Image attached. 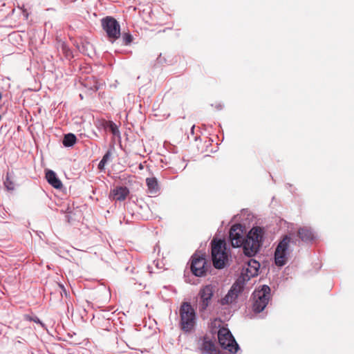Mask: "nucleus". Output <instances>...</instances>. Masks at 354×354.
<instances>
[{"instance_id":"1","label":"nucleus","mask_w":354,"mask_h":354,"mask_svg":"<svg viewBox=\"0 0 354 354\" xmlns=\"http://www.w3.org/2000/svg\"><path fill=\"white\" fill-rule=\"evenodd\" d=\"M263 236V230L260 227H254L250 230L243 246L245 255L251 257L257 254L262 244Z\"/></svg>"},{"instance_id":"2","label":"nucleus","mask_w":354,"mask_h":354,"mask_svg":"<svg viewBox=\"0 0 354 354\" xmlns=\"http://www.w3.org/2000/svg\"><path fill=\"white\" fill-rule=\"evenodd\" d=\"M179 326L185 332L192 330L196 323V314L189 302H183L179 309Z\"/></svg>"},{"instance_id":"3","label":"nucleus","mask_w":354,"mask_h":354,"mask_svg":"<svg viewBox=\"0 0 354 354\" xmlns=\"http://www.w3.org/2000/svg\"><path fill=\"white\" fill-rule=\"evenodd\" d=\"M270 288L267 285H263L256 288L252 295V308L256 313L262 312L271 299Z\"/></svg>"},{"instance_id":"4","label":"nucleus","mask_w":354,"mask_h":354,"mask_svg":"<svg viewBox=\"0 0 354 354\" xmlns=\"http://www.w3.org/2000/svg\"><path fill=\"white\" fill-rule=\"evenodd\" d=\"M212 259L214 266L217 269L224 268L227 261L225 242L223 240L212 241Z\"/></svg>"},{"instance_id":"5","label":"nucleus","mask_w":354,"mask_h":354,"mask_svg":"<svg viewBox=\"0 0 354 354\" xmlns=\"http://www.w3.org/2000/svg\"><path fill=\"white\" fill-rule=\"evenodd\" d=\"M218 339L221 346L230 353H236L239 347L230 330L227 328H221L218 331Z\"/></svg>"},{"instance_id":"6","label":"nucleus","mask_w":354,"mask_h":354,"mask_svg":"<svg viewBox=\"0 0 354 354\" xmlns=\"http://www.w3.org/2000/svg\"><path fill=\"white\" fill-rule=\"evenodd\" d=\"M102 29L106 32L109 40L113 43L121 35L120 26L113 17H106L101 20Z\"/></svg>"},{"instance_id":"7","label":"nucleus","mask_w":354,"mask_h":354,"mask_svg":"<svg viewBox=\"0 0 354 354\" xmlns=\"http://www.w3.org/2000/svg\"><path fill=\"white\" fill-rule=\"evenodd\" d=\"M290 243L291 237L288 235H285L279 243L274 252V260L277 266H283L286 263Z\"/></svg>"},{"instance_id":"8","label":"nucleus","mask_w":354,"mask_h":354,"mask_svg":"<svg viewBox=\"0 0 354 354\" xmlns=\"http://www.w3.org/2000/svg\"><path fill=\"white\" fill-rule=\"evenodd\" d=\"M210 268L207 260L203 255L194 254L192 257L191 270L196 277H203Z\"/></svg>"},{"instance_id":"9","label":"nucleus","mask_w":354,"mask_h":354,"mask_svg":"<svg viewBox=\"0 0 354 354\" xmlns=\"http://www.w3.org/2000/svg\"><path fill=\"white\" fill-rule=\"evenodd\" d=\"M229 237L232 247L243 246L245 239L243 238L242 225L240 224L233 225L230 230Z\"/></svg>"},{"instance_id":"10","label":"nucleus","mask_w":354,"mask_h":354,"mask_svg":"<svg viewBox=\"0 0 354 354\" xmlns=\"http://www.w3.org/2000/svg\"><path fill=\"white\" fill-rule=\"evenodd\" d=\"M198 309L200 312L206 310L210 304L213 296V288L211 286H206L201 288L199 294Z\"/></svg>"},{"instance_id":"11","label":"nucleus","mask_w":354,"mask_h":354,"mask_svg":"<svg viewBox=\"0 0 354 354\" xmlns=\"http://www.w3.org/2000/svg\"><path fill=\"white\" fill-rule=\"evenodd\" d=\"M243 285L241 279H238L231 287L230 290L222 299V304H228L232 303L238 297L239 294L242 291Z\"/></svg>"},{"instance_id":"12","label":"nucleus","mask_w":354,"mask_h":354,"mask_svg":"<svg viewBox=\"0 0 354 354\" xmlns=\"http://www.w3.org/2000/svg\"><path fill=\"white\" fill-rule=\"evenodd\" d=\"M259 268L260 263L254 259L249 260L247 263V266L243 268V280H249L251 277L257 276Z\"/></svg>"},{"instance_id":"13","label":"nucleus","mask_w":354,"mask_h":354,"mask_svg":"<svg viewBox=\"0 0 354 354\" xmlns=\"http://www.w3.org/2000/svg\"><path fill=\"white\" fill-rule=\"evenodd\" d=\"M129 194V190L127 187H116L111 191L110 197L115 201H123Z\"/></svg>"},{"instance_id":"14","label":"nucleus","mask_w":354,"mask_h":354,"mask_svg":"<svg viewBox=\"0 0 354 354\" xmlns=\"http://www.w3.org/2000/svg\"><path fill=\"white\" fill-rule=\"evenodd\" d=\"M297 236L304 242H310L315 239L312 229L306 226L298 229Z\"/></svg>"},{"instance_id":"15","label":"nucleus","mask_w":354,"mask_h":354,"mask_svg":"<svg viewBox=\"0 0 354 354\" xmlns=\"http://www.w3.org/2000/svg\"><path fill=\"white\" fill-rule=\"evenodd\" d=\"M46 178L48 183L55 189H60L62 187L61 180L57 177L56 174L52 171L48 170L46 173Z\"/></svg>"},{"instance_id":"16","label":"nucleus","mask_w":354,"mask_h":354,"mask_svg":"<svg viewBox=\"0 0 354 354\" xmlns=\"http://www.w3.org/2000/svg\"><path fill=\"white\" fill-rule=\"evenodd\" d=\"M201 354H218L215 344L211 341H204L201 347Z\"/></svg>"},{"instance_id":"17","label":"nucleus","mask_w":354,"mask_h":354,"mask_svg":"<svg viewBox=\"0 0 354 354\" xmlns=\"http://www.w3.org/2000/svg\"><path fill=\"white\" fill-rule=\"evenodd\" d=\"M146 184L149 194H156L159 191L158 182L155 177L147 178L146 179Z\"/></svg>"},{"instance_id":"18","label":"nucleus","mask_w":354,"mask_h":354,"mask_svg":"<svg viewBox=\"0 0 354 354\" xmlns=\"http://www.w3.org/2000/svg\"><path fill=\"white\" fill-rule=\"evenodd\" d=\"M76 136L73 133L66 134L63 139V145L65 147H72L76 142Z\"/></svg>"},{"instance_id":"19","label":"nucleus","mask_w":354,"mask_h":354,"mask_svg":"<svg viewBox=\"0 0 354 354\" xmlns=\"http://www.w3.org/2000/svg\"><path fill=\"white\" fill-rule=\"evenodd\" d=\"M105 128L108 129L115 136L119 135L120 133L118 126L112 121H106Z\"/></svg>"},{"instance_id":"20","label":"nucleus","mask_w":354,"mask_h":354,"mask_svg":"<svg viewBox=\"0 0 354 354\" xmlns=\"http://www.w3.org/2000/svg\"><path fill=\"white\" fill-rule=\"evenodd\" d=\"M122 40L124 45H129L133 41V36L129 32H124L122 35Z\"/></svg>"},{"instance_id":"21","label":"nucleus","mask_w":354,"mask_h":354,"mask_svg":"<svg viewBox=\"0 0 354 354\" xmlns=\"http://www.w3.org/2000/svg\"><path fill=\"white\" fill-rule=\"evenodd\" d=\"M60 47L62 48V52L66 57H71L72 53L68 47V46L64 42L61 43Z\"/></svg>"},{"instance_id":"22","label":"nucleus","mask_w":354,"mask_h":354,"mask_svg":"<svg viewBox=\"0 0 354 354\" xmlns=\"http://www.w3.org/2000/svg\"><path fill=\"white\" fill-rule=\"evenodd\" d=\"M111 155L112 154L111 151H107L106 153L104 155L102 160L106 163L110 160Z\"/></svg>"},{"instance_id":"23","label":"nucleus","mask_w":354,"mask_h":354,"mask_svg":"<svg viewBox=\"0 0 354 354\" xmlns=\"http://www.w3.org/2000/svg\"><path fill=\"white\" fill-rule=\"evenodd\" d=\"M106 163L104 162V161H102V160H100V162H99L98 164V169L100 170V171H102L104 169V167H105V165Z\"/></svg>"},{"instance_id":"24","label":"nucleus","mask_w":354,"mask_h":354,"mask_svg":"<svg viewBox=\"0 0 354 354\" xmlns=\"http://www.w3.org/2000/svg\"><path fill=\"white\" fill-rule=\"evenodd\" d=\"M26 317H27V319H29V320H30V321H33V322H36V323H39V324H41V322H40V320L39 319V318H38V317H35V318H32V317H29V316H27Z\"/></svg>"},{"instance_id":"25","label":"nucleus","mask_w":354,"mask_h":354,"mask_svg":"<svg viewBox=\"0 0 354 354\" xmlns=\"http://www.w3.org/2000/svg\"><path fill=\"white\" fill-rule=\"evenodd\" d=\"M157 61L160 64H162L165 62V56H162V55H160L159 57L157 58Z\"/></svg>"},{"instance_id":"26","label":"nucleus","mask_w":354,"mask_h":354,"mask_svg":"<svg viewBox=\"0 0 354 354\" xmlns=\"http://www.w3.org/2000/svg\"><path fill=\"white\" fill-rule=\"evenodd\" d=\"M21 9L22 10L23 15H24V17L27 19L28 18V12L27 11V10L26 8H24V6L22 8H21Z\"/></svg>"},{"instance_id":"27","label":"nucleus","mask_w":354,"mask_h":354,"mask_svg":"<svg viewBox=\"0 0 354 354\" xmlns=\"http://www.w3.org/2000/svg\"><path fill=\"white\" fill-rule=\"evenodd\" d=\"M2 98V94L0 93V100H1Z\"/></svg>"}]
</instances>
